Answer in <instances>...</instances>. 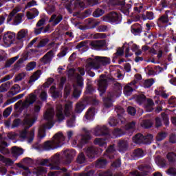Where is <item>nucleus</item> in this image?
Here are the masks:
<instances>
[{"mask_svg":"<svg viewBox=\"0 0 176 176\" xmlns=\"http://www.w3.org/2000/svg\"><path fill=\"white\" fill-rule=\"evenodd\" d=\"M155 94H157V96H160L161 97H163V98H167V97H168V96H169L166 92L162 91L159 89H155Z\"/></svg>","mask_w":176,"mask_h":176,"instance_id":"680f3d73","label":"nucleus"},{"mask_svg":"<svg viewBox=\"0 0 176 176\" xmlns=\"http://www.w3.org/2000/svg\"><path fill=\"white\" fill-rule=\"evenodd\" d=\"M65 136L62 132H58L53 137L52 141H47L43 144V148L45 151H51V149H57L64 145Z\"/></svg>","mask_w":176,"mask_h":176,"instance_id":"39448f33","label":"nucleus"},{"mask_svg":"<svg viewBox=\"0 0 176 176\" xmlns=\"http://www.w3.org/2000/svg\"><path fill=\"white\" fill-rule=\"evenodd\" d=\"M115 89L116 90H118V95L114 94H108L107 97L103 98V104H104V108L108 109L111 108L113 105V101L115 100V97H119L120 94H122V89H123V87H122V85L119 83H116L115 85Z\"/></svg>","mask_w":176,"mask_h":176,"instance_id":"1a4fd4ad","label":"nucleus"},{"mask_svg":"<svg viewBox=\"0 0 176 176\" xmlns=\"http://www.w3.org/2000/svg\"><path fill=\"white\" fill-rule=\"evenodd\" d=\"M54 56V52L52 50L50 51L41 58V63L43 64H49V63H50L53 59Z\"/></svg>","mask_w":176,"mask_h":176,"instance_id":"b1692460","label":"nucleus"},{"mask_svg":"<svg viewBox=\"0 0 176 176\" xmlns=\"http://www.w3.org/2000/svg\"><path fill=\"white\" fill-rule=\"evenodd\" d=\"M131 31L133 35H138L141 34V26L138 23H135L131 26Z\"/></svg>","mask_w":176,"mask_h":176,"instance_id":"ea45409f","label":"nucleus"},{"mask_svg":"<svg viewBox=\"0 0 176 176\" xmlns=\"http://www.w3.org/2000/svg\"><path fill=\"white\" fill-rule=\"evenodd\" d=\"M16 39V34L12 32H7L3 36V46L4 47H9Z\"/></svg>","mask_w":176,"mask_h":176,"instance_id":"ddd939ff","label":"nucleus"},{"mask_svg":"<svg viewBox=\"0 0 176 176\" xmlns=\"http://www.w3.org/2000/svg\"><path fill=\"white\" fill-rule=\"evenodd\" d=\"M166 173L168 174V175L175 176L176 175V168H170L166 171Z\"/></svg>","mask_w":176,"mask_h":176,"instance_id":"338daca9","label":"nucleus"},{"mask_svg":"<svg viewBox=\"0 0 176 176\" xmlns=\"http://www.w3.org/2000/svg\"><path fill=\"white\" fill-rule=\"evenodd\" d=\"M60 155L55 154L50 159H45L41 161L40 164L41 166H47L50 167V170H60Z\"/></svg>","mask_w":176,"mask_h":176,"instance_id":"0eeeda50","label":"nucleus"},{"mask_svg":"<svg viewBox=\"0 0 176 176\" xmlns=\"http://www.w3.org/2000/svg\"><path fill=\"white\" fill-rule=\"evenodd\" d=\"M130 9H131V5L126 4L122 6L121 11L124 13V14H125V16H129V14H130Z\"/></svg>","mask_w":176,"mask_h":176,"instance_id":"c03bdc74","label":"nucleus"},{"mask_svg":"<svg viewBox=\"0 0 176 176\" xmlns=\"http://www.w3.org/2000/svg\"><path fill=\"white\" fill-rule=\"evenodd\" d=\"M82 131L85 133V135H78L72 140V144L73 146L82 148L85 144L89 142V140H91V136L89 135V131L86 128H83Z\"/></svg>","mask_w":176,"mask_h":176,"instance_id":"423d86ee","label":"nucleus"},{"mask_svg":"<svg viewBox=\"0 0 176 176\" xmlns=\"http://www.w3.org/2000/svg\"><path fill=\"white\" fill-rule=\"evenodd\" d=\"M46 12L48 14H52L54 12L56 11V7L54 6H52V4L48 5L47 7L45 8Z\"/></svg>","mask_w":176,"mask_h":176,"instance_id":"052dcab7","label":"nucleus"},{"mask_svg":"<svg viewBox=\"0 0 176 176\" xmlns=\"http://www.w3.org/2000/svg\"><path fill=\"white\" fill-rule=\"evenodd\" d=\"M152 140H153V135L151 134L143 136V144H151L152 142Z\"/></svg>","mask_w":176,"mask_h":176,"instance_id":"3c124183","label":"nucleus"},{"mask_svg":"<svg viewBox=\"0 0 176 176\" xmlns=\"http://www.w3.org/2000/svg\"><path fill=\"white\" fill-rule=\"evenodd\" d=\"M63 155L66 157L65 164H69L72 162V159H74L75 155H76V152L74 150H65L63 151Z\"/></svg>","mask_w":176,"mask_h":176,"instance_id":"6ab92c4d","label":"nucleus"},{"mask_svg":"<svg viewBox=\"0 0 176 176\" xmlns=\"http://www.w3.org/2000/svg\"><path fill=\"white\" fill-rule=\"evenodd\" d=\"M41 75H42V72L40 70H38L31 76L28 83L32 85L34 82L38 80V78H41Z\"/></svg>","mask_w":176,"mask_h":176,"instance_id":"58836bf2","label":"nucleus"},{"mask_svg":"<svg viewBox=\"0 0 176 176\" xmlns=\"http://www.w3.org/2000/svg\"><path fill=\"white\" fill-rule=\"evenodd\" d=\"M153 83H155V80L152 78L146 80L144 83V87L148 89V88L151 87V86H152V85H153Z\"/></svg>","mask_w":176,"mask_h":176,"instance_id":"13d9d810","label":"nucleus"},{"mask_svg":"<svg viewBox=\"0 0 176 176\" xmlns=\"http://www.w3.org/2000/svg\"><path fill=\"white\" fill-rule=\"evenodd\" d=\"M71 109H72V102H68L65 104V116H69L71 115Z\"/></svg>","mask_w":176,"mask_h":176,"instance_id":"79ce46f5","label":"nucleus"},{"mask_svg":"<svg viewBox=\"0 0 176 176\" xmlns=\"http://www.w3.org/2000/svg\"><path fill=\"white\" fill-rule=\"evenodd\" d=\"M21 10V7L20 6H16L13 9L12 12L10 14L7 19V23L12 21L13 20L14 25H19L21 21H23V14H17Z\"/></svg>","mask_w":176,"mask_h":176,"instance_id":"9b49d317","label":"nucleus"},{"mask_svg":"<svg viewBox=\"0 0 176 176\" xmlns=\"http://www.w3.org/2000/svg\"><path fill=\"white\" fill-rule=\"evenodd\" d=\"M63 20V15L60 14H54L50 19L49 22L52 23V25H57Z\"/></svg>","mask_w":176,"mask_h":176,"instance_id":"5701e85b","label":"nucleus"},{"mask_svg":"<svg viewBox=\"0 0 176 176\" xmlns=\"http://www.w3.org/2000/svg\"><path fill=\"white\" fill-rule=\"evenodd\" d=\"M39 14V12L36 8H32L30 11L27 12V17L28 20H32V19H35L36 16Z\"/></svg>","mask_w":176,"mask_h":176,"instance_id":"2f4dec72","label":"nucleus"},{"mask_svg":"<svg viewBox=\"0 0 176 176\" xmlns=\"http://www.w3.org/2000/svg\"><path fill=\"white\" fill-rule=\"evenodd\" d=\"M135 89H137V86L133 85V82L126 85L124 89V96H126V97H129V96H131L133 91L135 90Z\"/></svg>","mask_w":176,"mask_h":176,"instance_id":"4be33fe9","label":"nucleus"},{"mask_svg":"<svg viewBox=\"0 0 176 176\" xmlns=\"http://www.w3.org/2000/svg\"><path fill=\"white\" fill-rule=\"evenodd\" d=\"M111 77L107 79L104 75L100 76V78L98 81V90L100 91V95L102 96L105 93L107 87L108 86V82L109 80H115V79H123V75H122L118 71H112L110 73Z\"/></svg>","mask_w":176,"mask_h":176,"instance_id":"20e7f679","label":"nucleus"},{"mask_svg":"<svg viewBox=\"0 0 176 176\" xmlns=\"http://www.w3.org/2000/svg\"><path fill=\"white\" fill-rule=\"evenodd\" d=\"M168 104L170 105V107H176V98L174 96H172L168 100Z\"/></svg>","mask_w":176,"mask_h":176,"instance_id":"774afa93","label":"nucleus"},{"mask_svg":"<svg viewBox=\"0 0 176 176\" xmlns=\"http://www.w3.org/2000/svg\"><path fill=\"white\" fill-rule=\"evenodd\" d=\"M67 126L69 128L75 127V116H72V118L67 120Z\"/></svg>","mask_w":176,"mask_h":176,"instance_id":"864d4df0","label":"nucleus"},{"mask_svg":"<svg viewBox=\"0 0 176 176\" xmlns=\"http://www.w3.org/2000/svg\"><path fill=\"white\" fill-rule=\"evenodd\" d=\"M92 133L95 137H102L109 134V129L105 125H98L92 129Z\"/></svg>","mask_w":176,"mask_h":176,"instance_id":"2eb2a0df","label":"nucleus"},{"mask_svg":"<svg viewBox=\"0 0 176 176\" xmlns=\"http://www.w3.org/2000/svg\"><path fill=\"white\" fill-rule=\"evenodd\" d=\"M129 146V143L126 140H121L118 142V151L121 153L123 152H126L127 151V148Z\"/></svg>","mask_w":176,"mask_h":176,"instance_id":"bb28decb","label":"nucleus"},{"mask_svg":"<svg viewBox=\"0 0 176 176\" xmlns=\"http://www.w3.org/2000/svg\"><path fill=\"white\" fill-rule=\"evenodd\" d=\"M23 153L24 151L17 146H14L12 148V154L13 157H15L16 159H17V157H19L20 155H23Z\"/></svg>","mask_w":176,"mask_h":176,"instance_id":"473e14b6","label":"nucleus"},{"mask_svg":"<svg viewBox=\"0 0 176 176\" xmlns=\"http://www.w3.org/2000/svg\"><path fill=\"white\" fill-rule=\"evenodd\" d=\"M56 118L58 122H63L65 119V115L63 111V105L61 104L56 105Z\"/></svg>","mask_w":176,"mask_h":176,"instance_id":"412c9836","label":"nucleus"},{"mask_svg":"<svg viewBox=\"0 0 176 176\" xmlns=\"http://www.w3.org/2000/svg\"><path fill=\"white\" fill-rule=\"evenodd\" d=\"M72 87L70 85H67L65 87V94L64 97L67 98L68 97L69 94H71Z\"/></svg>","mask_w":176,"mask_h":176,"instance_id":"0e129e2a","label":"nucleus"},{"mask_svg":"<svg viewBox=\"0 0 176 176\" xmlns=\"http://www.w3.org/2000/svg\"><path fill=\"white\" fill-rule=\"evenodd\" d=\"M115 153V145H110L107 149L106 150V153L104 154V156L107 157H109V159H113L115 156L113 155V153Z\"/></svg>","mask_w":176,"mask_h":176,"instance_id":"a878e982","label":"nucleus"},{"mask_svg":"<svg viewBox=\"0 0 176 176\" xmlns=\"http://www.w3.org/2000/svg\"><path fill=\"white\" fill-rule=\"evenodd\" d=\"M10 87V83L9 82H6L2 84L0 86V93H3L5 91H8L9 90V88Z\"/></svg>","mask_w":176,"mask_h":176,"instance_id":"8fccbe9b","label":"nucleus"},{"mask_svg":"<svg viewBox=\"0 0 176 176\" xmlns=\"http://www.w3.org/2000/svg\"><path fill=\"white\" fill-rule=\"evenodd\" d=\"M94 145H98V146H100L102 148V146H105L107 145V139L105 138H97L94 140Z\"/></svg>","mask_w":176,"mask_h":176,"instance_id":"7c9ffc66","label":"nucleus"},{"mask_svg":"<svg viewBox=\"0 0 176 176\" xmlns=\"http://www.w3.org/2000/svg\"><path fill=\"white\" fill-rule=\"evenodd\" d=\"M128 46L129 47L125 50V57H131L133 56V54L130 53V47L135 52V56H141L142 54V51L140 50V46L134 44L132 41L128 43Z\"/></svg>","mask_w":176,"mask_h":176,"instance_id":"4468645a","label":"nucleus"},{"mask_svg":"<svg viewBox=\"0 0 176 176\" xmlns=\"http://www.w3.org/2000/svg\"><path fill=\"white\" fill-rule=\"evenodd\" d=\"M21 138H26L28 140V142L31 144L32 141H34V138H35V129H32L30 132H27V130H24L20 133Z\"/></svg>","mask_w":176,"mask_h":176,"instance_id":"f3484780","label":"nucleus"},{"mask_svg":"<svg viewBox=\"0 0 176 176\" xmlns=\"http://www.w3.org/2000/svg\"><path fill=\"white\" fill-rule=\"evenodd\" d=\"M28 60V54L27 53H23L21 56V58L19 60L17 61V64H23L25 61H27Z\"/></svg>","mask_w":176,"mask_h":176,"instance_id":"5fc2aeb1","label":"nucleus"},{"mask_svg":"<svg viewBox=\"0 0 176 176\" xmlns=\"http://www.w3.org/2000/svg\"><path fill=\"white\" fill-rule=\"evenodd\" d=\"M166 137H167V133H166V132H160L157 134V135L156 137V140L157 141H163V140H164V138H166Z\"/></svg>","mask_w":176,"mask_h":176,"instance_id":"bf43d9fd","label":"nucleus"},{"mask_svg":"<svg viewBox=\"0 0 176 176\" xmlns=\"http://www.w3.org/2000/svg\"><path fill=\"white\" fill-rule=\"evenodd\" d=\"M20 91H21V89L20 88V85L17 84H15L11 89V93L14 96L20 93Z\"/></svg>","mask_w":176,"mask_h":176,"instance_id":"09e8293b","label":"nucleus"},{"mask_svg":"<svg viewBox=\"0 0 176 176\" xmlns=\"http://www.w3.org/2000/svg\"><path fill=\"white\" fill-rule=\"evenodd\" d=\"M19 57L20 56L17 55L16 56L10 58L8 60H7L6 63V67H10L12 64H14L16 61H17V60H19Z\"/></svg>","mask_w":176,"mask_h":176,"instance_id":"de8ad7c7","label":"nucleus"},{"mask_svg":"<svg viewBox=\"0 0 176 176\" xmlns=\"http://www.w3.org/2000/svg\"><path fill=\"white\" fill-rule=\"evenodd\" d=\"M142 127H144V129H149V127H152V122L151 120H143L141 123Z\"/></svg>","mask_w":176,"mask_h":176,"instance_id":"6e6d98bb","label":"nucleus"},{"mask_svg":"<svg viewBox=\"0 0 176 176\" xmlns=\"http://www.w3.org/2000/svg\"><path fill=\"white\" fill-rule=\"evenodd\" d=\"M24 97V94H19L10 100H8L5 103H4V107H7V105H10V104H13V102H16L17 100H20V98H23Z\"/></svg>","mask_w":176,"mask_h":176,"instance_id":"4c0bfd02","label":"nucleus"},{"mask_svg":"<svg viewBox=\"0 0 176 176\" xmlns=\"http://www.w3.org/2000/svg\"><path fill=\"white\" fill-rule=\"evenodd\" d=\"M78 164H86L87 163V159L83 153H80L76 159Z\"/></svg>","mask_w":176,"mask_h":176,"instance_id":"f704fd0d","label":"nucleus"},{"mask_svg":"<svg viewBox=\"0 0 176 176\" xmlns=\"http://www.w3.org/2000/svg\"><path fill=\"white\" fill-rule=\"evenodd\" d=\"M111 59L107 57L102 56H94L89 58L87 60V64L85 68L87 71H90V69H98L101 68V65H107L110 64Z\"/></svg>","mask_w":176,"mask_h":176,"instance_id":"7ed1b4c3","label":"nucleus"},{"mask_svg":"<svg viewBox=\"0 0 176 176\" xmlns=\"http://www.w3.org/2000/svg\"><path fill=\"white\" fill-rule=\"evenodd\" d=\"M44 119L47 120L45 124L41 125L38 129V139L43 140L46 137V130H50L53 127L54 122H53V118H54V109L50 107L43 115Z\"/></svg>","mask_w":176,"mask_h":176,"instance_id":"f257e3e1","label":"nucleus"},{"mask_svg":"<svg viewBox=\"0 0 176 176\" xmlns=\"http://www.w3.org/2000/svg\"><path fill=\"white\" fill-rule=\"evenodd\" d=\"M41 108H42V102H39L37 104H35L33 113L26 115V117L24 120V124L26 126H28L27 129H30L32 126L36 122L38 119V114L41 111Z\"/></svg>","mask_w":176,"mask_h":176,"instance_id":"6e6552de","label":"nucleus"},{"mask_svg":"<svg viewBox=\"0 0 176 176\" xmlns=\"http://www.w3.org/2000/svg\"><path fill=\"white\" fill-rule=\"evenodd\" d=\"M109 126H118V124H119V121H118V119L115 118H111L109 120Z\"/></svg>","mask_w":176,"mask_h":176,"instance_id":"e2e57ef3","label":"nucleus"},{"mask_svg":"<svg viewBox=\"0 0 176 176\" xmlns=\"http://www.w3.org/2000/svg\"><path fill=\"white\" fill-rule=\"evenodd\" d=\"M28 35V31L27 30H21L16 34V39L19 41H23L25 39Z\"/></svg>","mask_w":176,"mask_h":176,"instance_id":"c9c22d12","label":"nucleus"},{"mask_svg":"<svg viewBox=\"0 0 176 176\" xmlns=\"http://www.w3.org/2000/svg\"><path fill=\"white\" fill-rule=\"evenodd\" d=\"M89 45L91 46V49L98 50V49H101V47H104V46H105V41L102 40L90 41Z\"/></svg>","mask_w":176,"mask_h":176,"instance_id":"aec40b11","label":"nucleus"},{"mask_svg":"<svg viewBox=\"0 0 176 176\" xmlns=\"http://www.w3.org/2000/svg\"><path fill=\"white\" fill-rule=\"evenodd\" d=\"M50 93L52 94V97L53 98H58V97H61L63 96L61 91L57 90L55 86L50 87Z\"/></svg>","mask_w":176,"mask_h":176,"instance_id":"cd10ccee","label":"nucleus"},{"mask_svg":"<svg viewBox=\"0 0 176 176\" xmlns=\"http://www.w3.org/2000/svg\"><path fill=\"white\" fill-rule=\"evenodd\" d=\"M107 163H108L107 160L104 159H100L98 160V162H96V166L98 167V168H102V167H105Z\"/></svg>","mask_w":176,"mask_h":176,"instance_id":"49530a36","label":"nucleus"},{"mask_svg":"<svg viewBox=\"0 0 176 176\" xmlns=\"http://www.w3.org/2000/svg\"><path fill=\"white\" fill-rule=\"evenodd\" d=\"M133 142L135 144H144V135L142 134H137L133 138Z\"/></svg>","mask_w":176,"mask_h":176,"instance_id":"a19ab883","label":"nucleus"},{"mask_svg":"<svg viewBox=\"0 0 176 176\" xmlns=\"http://www.w3.org/2000/svg\"><path fill=\"white\" fill-rule=\"evenodd\" d=\"M85 108H86V101L83 100L76 104L75 111L76 113H82Z\"/></svg>","mask_w":176,"mask_h":176,"instance_id":"c756f323","label":"nucleus"},{"mask_svg":"<svg viewBox=\"0 0 176 176\" xmlns=\"http://www.w3.org/2000/svg\"><path fill=\"white\" fill-rule=\"evenodd\" d=\"M45 173H47V170L43 166H38L35 168L33 170V174L36 176L43 175V174H45Z\"/></svg>","mask_w":176,"mask_h":176,"instance_id":"e433bc0d","label":"nucleus"},{"mask_svg":"<svg viewBox=\"0 0 176 176\" xmlns=\"http://www.w3.org/2000/svg\"><path fill=\"white\" fill-rule=\"evenodd\" d=\"M104 21L113 24H120L122 22V15L118 12H111L104 17Z\"/></svg>","mask_w":176,"mask_h":176,"instance_id":"f8f14e48","label":"nucleus"},{"mask_svg":"<svg viewBox=\"0 0 176 176\" xmlns=\"http://www.w3.org/2000/svg\"><path fill=\"white\" fill-rule=\"evenodd\" d=\"M94 115H96V111L94 108H89L87 111L84 119L86 120H93L94 119Z\"/></svg>","mask_w":176,"mask_h":176,"instance_id":"c85d7f7f","label":"nucleus"},{"mask_svg":"<svg viewBox=\"0 0 176 176\" xmlns=\"http://www.w3.org/2000/svg\"><path fill=\"white\" fill-rule=\"evenodd\" d=\"M85 152L89 159H94L98 155V148L91 146L85 148Z\"/></svg>","mask_w":176,"mask_h":176,"instance_id":"a211bd4d","label":"nucleus"},{"mask_svg":"<svg viewBox=\"0 0 176 176\" xmlns=\"http://www.w3.org/2000/svg\"><path fill=\"white\" fill-rule=\"evenodd\" d=\"M31 162H32L31 158L26 157L22 160L21 163L15 164L17 167H19V168H22V170H24V172L22 173V175H25V176L31 175V170L28 168V166H25V165H24V164H30Z\"/></svg>","mask_w":176,"mask_h":176,"instance_id":"dca6fc26","label":"nucleus"},{"mask_svg":"<svg viewBox=\"0 0 176 176\" xmlns=\"http://www.w3.org/2000/svg\"><path fill=\"white\" fill-rule=\"evenodd\" d=\"M35 101H36V95L30 94L23 102L22 100H19L18 102H16L15 104V108L16 109H19L20 111H23V109L28 108L30 105H32Z\"/></svg>","mask_w":176,"mask_h":176,"instance_id":"9d476101","label":"nucleus"},{"mask_svg":"<svg viewBox=\"0 0 176 176\" xmlns=\"http://www.w3.org/2000/svg\"><path fill=\"white\" fill-rule=\"evenodd\" d=\"M153 105H155V103H153V100L148 99L147 100V105L146 106V111L147 112H151V111L153 109L152 107Z\"/></svg>","mask_w":176,"mask_h":176,"instance_id":"603ef678","label":"nucleus"},{"mask_svg":"<svg viewBox=\"0 0 176 176\" xmlns=\"http://www.w3.org/2000/svg\"><path fill=\"white\" fill-rule=\"evenodd\" d=\"M144 155L145 154L142 149L138 148L133 151L132 156L134 157H143Z\"/></svg>","mask_w":176,"mask_h":176,"instance_id":"a18cd8bd","label":"nucleus"},{"mask_svg":"<svg viewBox=\"0 0 176 176\" xmlns=\"http://www.w3.org/2000/svg\"><path fill=\"white\" fill-rule=\"evenodd\" d=\"M171 14H174V13L169 10L166 11V15H163L159 19L160 23H162V24H166L168 23V19H172V17L170 16Z\"/></svg>","mask_w":176,"mask_h":176,"instance_id":"393cba45","label":"nucleus"},{"mask_svg":"<svg viewBox=\"0 0 176 176\" xmlns=\"http://www.w3.org/2000/svg\"><path fill=\"white\" fill-rule=\"evenodd\" d=\"M116 112L118 113V118H120L121 123L124 122V118H123V113H124V109L122 107L118 106L116 108Z\"/></svg>","mask_w":176,"mask_h":176,"instance_id":"72a5a7b5","label":"nucleus"},{"mask_svg":"<svg viewBox=\"0 0 176 176\" xmlns=\"http://www.w3.org/2000/svg\"><path fill=\"white\" fill-rule=\"evenodd\" d=\"M166 157L168 162H174L176 159V155L174 153H169L167 154Z\"/></svg>","mask_w":176,"mask_h":176,"instance_id":"69168bd1","label":"nucleus"},{"mask_svg":"<svg viewBox=\"0 0 176 176\" xmlns=\"http://www.w3.org/2000/svg\"><path fill=\"white\" fill-rule=\"evenodd\" d=\"M105 12L100 8H98L96 10L94 11L93 16L94 17H100L103 15Z\"/></svg>","mask_w":176,"mask_h":176,"instance_id":"4d7b16f0","label":"nucleus"},{"mask_svg":"<svg viewBox=\"0 0 176 176\" xmlns=\"http://www.w3.org/2000/svg\"><path fill=\"white\" fill-rule=\"evenodd\" d=\"M6 146H8V143H6V142H1V145L0 146V152L3 155H7V153H9V150Z\"/></svg>","mask_w":176,"mask_h":176,"instance_id":"37998d69","label":"nucleus"},{"mask_svg":"<svg viewBox=\"0 0 176 176\" xmlns=\"http://www.w3.org/2000/svg\"><path fill=\"white\" fill-rule=\"evenodd\" d=\"M80 74L82 76H83L85 74V69L78 67L76 70L74 69H70L69 70L68 76L69 78H71V76H75L76 78V82L77 85H74V92H73V97L74 98H79L80 97V90L79 87H82L83 86V78L80 76Z\"/></svg>","mask_w":176,"mask_h":176,"instance_id":"f03ea898","label":"nucleus"}]
</instances>
